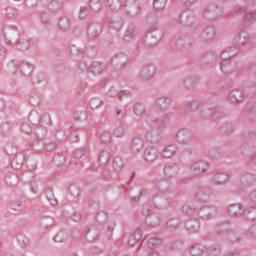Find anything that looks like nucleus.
<instances>
[{"label": "nucleus", "mask_w": 256, "mask_h": 256, "mask_svg": "<svg viewBox=\"0 0 256 256\" xmlns=\"http://www.w3.org/2000/svg\"><path fill=\"white\" fill-rule=\"evenodd\" d=\"M214 212L215 210L213 207L204 206L199 210L198 214L200 216L204 218H208L211 217Z\"/></svg>", "instance_id": "obj_1"}, {"label": "nucleus", "mask_w": 256, "mask_h": 256, "mask_svg": "<svg viewBox=\"0 0 256 256\" xmlns=\"http://www.w3.org/2000/svg\"><path fill=\"white\" fill-rule=\"evenodd\" d=\"M158 154V150L156 148H150L144 152V156L147 160L152 161L157 158Z\"/></svg>", "instance_id": "obj_2"}, {"label": "nucleus", "mask_w": 256, "mask_h": 256, "mask_svg": "<svg viewBox=\"0 0 256 256\" xmlns=\"http://www.w3.org/2000/svg\"><path fill=\"white\" fill-rule=\"evenodd\" d=\"M242 210V208L240 204H234L228 206V211L231 216L237 215L240 214Z\"/></svg>", "instance_id": "obj_3"}, {"label": "nucleus", "mask_w": 256, "mask_h": 256, "mask_svg": "<svg viewBox=\"0 0 256 256\" xmlns=\"http://www.w3.org/2000/svg\"><path fill=\"white\" fill-rule=\"evenodd\" d=\"M244 94L240 90H233L230 95V99L234 102H236L242 100L244 97Z\"/></svg>", "instance_id": "obj_4"}, {"label": "nucleus", "mask_w": 256, "mask_h": 256, "mask_svg": "<svg viewBox=\"0 0 256 256\" xmlns=\"http://www.w3.org/2000/svg\"><path fill=\"white\" fill-rule=\"evenodd\" d=\"M192 167L198 172L202 173L208 168V165L206 162H198L192 164Z\"/></svg>", "instance_id": "obj_5"}, {"label": "nucleus", "mask_w": 256, "mask_h": 256, "mask_svg": "<svg viewBox=\"0 0 256 256\" xmlns=\"http://www.w3.org/2000/svg\"><path fill=\"white\" fill-rule=\"evenodd\" d=\"M204 250V246L200 244H196L192 246L190 250V253L194 256H199L202 254Z\"/></svg>", "instance_id": "obj_6"}, {"label": "nucleus", "mask_w": 256, "mask_h": 256, "mask_svg": "<svg viewBox=\"0 0 256 256\" xmlns=\"http://www.w3.org/2000/svg\"><path fill=\"white\" fill-rule=\"evenodd\" d=\"M110 155L107 151H102L99 155L98 162L102 165L106 164L109 161Z\"/></svg>", "instance_id": "obj_7"}, {"label": "nucleus", "mask_w": 256, "mask_h": 256, "mask_svg": "<svg viewBox=\"0 0 256 256\" xmlns=\"http://www.w3.org/2000/svg\"><path fill=\"white\" fill-rule=\"evenodd\" d=\"M134 114L138 116H141L145 110L144 106L143 104H136L133 108Z\"/></svg>", "instance_id": "obj_8"}, {"label": "nucleus", "mask_w": 256, "mask_h": 256, "mask_svg": "<svg viewBox=\"0 0 256 256\" xmlns=\"http://www.w3.org/2000/svg\"><path fill=\"white\" fill-rule=\"evenodd\" d=\"M166 0H154V6L157 10H162L164 8Z\"/></svg>", "instance_id": "obj_9"}, {"label": "nucleus", "mask_w": 256, "mask_h": 256, "mask_svg": "<svg viewBox=\"0 0 256 256\" xmlns=\"http://www.w3.org/2000/svg\"><path fill=\"white\" fill-rule=\"evenodd\" d=\"M228 178L226 174L223 172L218 173L214 177V179L216 182H225Z\"/></svg>", "instance_id": "obj_10"}, {"label": "nucleus", "mask_w": 256, "mask_h": 256, "mask_svg": "<svg viewBox=\"0 0 256 256\" xmlns=\"http://www.w3.org/2000/svg\"><path fill=\"white\" fill-rule=\"evenodd\" d=\"M102 100L98 98H94L90 101V104L92 108H94L102 104Z\"/></svg>", "instance_id": "obj_11"}, {"label": "nucleus", "mask_w": 256, "mask_h": 256, "mask_svg": "<svg viewBox=\"0 0 256 256\" xmlns=\"http://www.w3.org/2000/svg\"><path fill=\"white\" fill-rule=\"evenodd\" d=\"M174 148L172 146H169L165 148L163 152V156L165 157H170L174 153Z\"/></svg>", "instance_id": "obj_12"}, {"label": "nucleus", "mask_w": 256, "mask_h": 256, "mask_svg": "<svg viewBox=\"0 0 256 256\" xmlns=\"http://www.w3.org/2000/svg\"><path fill=\"white\" fill-rule=\"evenodd\" d=\"M247 36L245 32H240L235 38V41L239 44H242Z\"/></svg>", "instance_id": "obj_13"}, {"label": "nucleus", "mask_w": 256, "mask_h": 256, "mask_svg": "<svg viewBox=\"0 0 256 256\" xmlns=\"http://www.w3.org/2000/svg\"><path fill=\"white\" fill-rule=\"evenodd\" d=\"M25 4L28 8H34L37 5V0H26Z\"/></svg>", "instance_id": "obj_14"}, {"label": "nucleus", "mask_w": 256, "mask_h": 256, "mask_svg": "<svg viewBox=\"0 0 256 256\" xmlns=\"http://www.w3.org/2000/svg\"><path fill=\"white\" fill-rule=\"evenodd\" d=\"M70 192L72 196L76 198L78 196V190L76 186H72L70 188Z\"/></svg>", "instance_id": "obj_15"}, {"label": "nucleus", "mask_w": 256, "mask_h": 256, "mask_svg": "<svg viewBox=\"0 0 256 256\" xmlns=\"http://www.w3.org/2000/svg\"><path fill=\"white\" fill-rule=\"evenodd\" d=\"M100 139L102 142L106 143L109 140V134L106 132H104L100 136Z\"/></svg>", "instance_id": "obj_16"}, {"label": "nucleus", "mask_w": 256, "mask_h": 256, "mask_svg": "<svg viewBox=\"0 0 256 256\" xmlns=\"http://www.w3.org/2000/svg\"><path fill=\"white\" fill-rule=\"evenodd\" d=\"M116 168H120L122 166V162L120 158H116L114 162Z\"/></svg>", "instance_id": "obj_17"}, {"label": "nucleus", "mask_w": 256, "mask_h": 256, "mask_svg": "<svg viewBox=\"0 0 256 256\" xmlns=\"http://www.w3.org/2000/svg\"><path fill=\"white\" fill-rule=\"evenodd\" d=\"M194 81L193 78H187L184 82V85L188 87H192L194 86L193 84Z\"/></svg>", "instance_id": "obj_18"}, {"label": "nucleus", "mask_w": 256, "mask_h": 256, "mask_svg": "<svg viewBox=\"0 0 256 256\" xmlns=\"http://www.w3.org/2000/svg\"><path fill=\"white\" fill-rule=\"evenodd\" d=\"M23 204L22 202H21L20 204H18L17 205L15 204L12 205V208L15 210H19L22 207Z\"/></svg>", "instance_id": "obj_19"}, {"label": "nucleus", "mask_w": 256, "mask_h": 256, "mask_svg": "<svg viewBox=\"0 0 256 256\" xmlns=\"http://www.w3.org/2000/svg\"><path fill=\"white\" fill-rule=\"evenodd\" d=\"M57 6L56 3L52 2L48 4V8L51 10H54L55 8H54V6Z\"/></svg>", "instance_id": "obj_20"}, {"label": "nucleus", "mask_w": 256, "mask_h": 256, "mask_svg": "<svg viewBox=\"0 0 256 256\" xmlns=\"http://www.w3.org/2000/svg\"><path fill=\"white\" fill-rule=\"evenodd\" d=\"M158 242V240L156 239H152L148 240V245H152Z\"/></svg>", "instance_id": "obj_21"}, {"label": "nucleus", "mask_w": 256, "mask_h": 256, "mask_svg": "<svg viewBox=\"0 0 256 256\" xmlns=\"http://www.w3.org/2000/svg\"><path fill=\"white\" fill-rule=\"evenodd\" d=\"M250 232L252 233L253 234H256V224H253L252 226L250 227Z\"/></svg>", "instance_id": "obj_22"}, {"label": "nucleus", "mask_w": 256, "mask_h": 256, "mask_svg": "<svg viewBox=\"0 0 256 256\" xmlns=\"http://www.w3.org/2000/svg\"><path fill=\"white\" fill-rule=\"evenodd\" d=\"M182 0L183 2V3H184L186 4H192V3L194 2H195L196 0Z\"/></svg>", "instance_id": "obj_23"}, {"label": "nucleus", "mask_w": 256, "mask_h": 256, "mask_svg": "<svg viewBox=\"0 0 256 256\" xmlns=\"http://www.w3.org/2000/svg\"><path fill=\"white\" fill-rule=\"evenodd\" d=\"M158 38H156L154 40V41L152 42L154 43H155L157 42L158 40V38H160V36H161V33H160V32H158Z\"/></svg>", "instance_id": "obj_24"}, {"label": "nucleus", "mask_w": 256, "mask_h": 256, "mask_svg": "<svg viewBox=\"0 0 256 256\" xmlns=\"http://www.w3.org/2000/svg\"><path fill=\"white\" fill-rule=\"evenodd\" d=\"M134 242H134L133 240H132V236L130 237V240H129V243L130 244H134Z\"/></svg>", "instance_id": "obj_25"}, {"label": "nucleus", "mask_w": 256, "mask_h": 256, "mask_svg": "<svg viewBox=\"0 0 256 256\" xmlns=\"http://www.w3.org/2000/svg\"><path fill=\"white\" fill-rule=\"evenodd\" d=\"M154 36V34H152L148 33V34H147V36H147V37H153V36Z\"/></svg>", "instance_id": "obj_26"}, {"label": "nucleus", "mask_w": 256, "mask_h": 256, "mask_svg": "<svg viewBox=\"0 0 256 256\" xmlns=\"http://www.w3.org/2000/svg\"><path fill=\"white\" fill-rule=\"evenodd\" d=\"M149 256H158V255L156 253L153 252L152 254H150Z\"/></svg>", "instance_id": "obj_27"}, {"label": "nucleus", "mask_w": 256, "mask_h": 256, "mask_svg": "<svg viewBox=\"0 0 256 256\" xmlns=\"http://www.w3.org/2000/svg\"><path fill=\"white\" fill-rule=\"evenodd\" d=\"M18 48H22V49H26V46H18Z\"/></svg>", "instance_id": "obj_28"}, {"label": "nucleus", "mask_w": 256, "mask_h": 256, "mask_svg": "<svg viewBox=\"0 0 256 256\" xmlns=\"http://www.w3.org/2000/svg\"><path fill=\"white\" fill-rule=\"evenodd\" d=\"M186 208V206H184L182 207V211L185 212H186L185 210Z\"/></svg>", "instance_id": "obj_29"}, {"label": "nucleus", "mask_w": 256, "mask_h": 256, "mask_svg": "<svg viewBox=\"0 0 256 256\" xmlns=\"http://www.w3.org/2000/svg\"><path fill=\"white\" fill-rule=\"evenodd\" d=\"M22 42H23L24 44H26V41H25V40L22 41Z\"/></svg>", "instance_id": "obj_30"}, {"label": "nucleus", "mask_w": 256, "mask_h": 256, "mask_svg": "<svg viewBox=\"0 0 256 256\" xmlns=\"http://www.w3.org/2000/svg\"><path fill=\"white\" fill-rule=\"evenodd\" d=\"M154 72V69L152 68V75L153 74Z\"/></svg>", "instance_id": "obj_31"}]
</instances>
